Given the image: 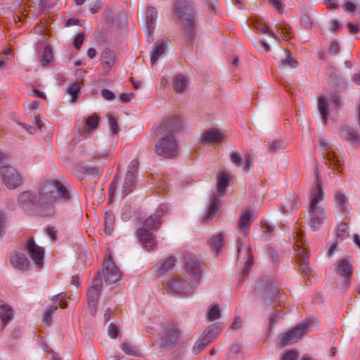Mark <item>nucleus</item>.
Instances as JSON below:
<instances>
[{"mask_svg": "<svg viewBox=\"0 0 360 360\" xmlns=\"http://www.w3.org/2000/svg\"><path fill=\"white\" fill-rule=\"evenodd\" d=\"M53 58L52 49L50 46H47L44 49L42 55L41 56V65H47Z\"/></svg>", "mask_w": 360, "mask_h": 360, "instance_id": "a19ab883", "label": "nucleus"}, {"mask_svg": "<svg viewBox=\"0 0 360 360\" xmlns=\"http://www.w3.org/2000/svg\"><path fill=\"white\" fill-rule=\"evenodd\" d=\"M166 45L162 41H156L152 46L150 55L151 65H154L158 60L163 55Z\"/></svg>", "mask_w": 360, "mask_h": 360, "instance_id": "393cba45", "label": "nucleus"}, {"mask_svg": "<svg viewBox=\"0 0 360 360\" xmlns=\"http://www.w3.org/2000/svg\"><path fill=\"white\" fill-rule=\"evenodd\" d=\"M174 11L183 22L185 41L188 45L194 44L196 37V24L192 4L186 0H177Z\"/></svg>", "mask_w": 360, "mask_h": 360, "instance_id": "20e7f679", "label": "nucleus"}, {"mask_svg": "<svg viewBox=\"0 0 360 360\" xmlns=\"http://www.w3.org/2000/svg\"><path fill=\"white\" fill-rule=\"evenodd\" d=\"M337 274L342 278L340 283H337L343 290H347L351 285V276L353 273L352 264L347 259H340L336 265Z\"/></svg>", "mask_w": 360, "mask_h": 360, "instance_id": "9b49d317", "label": "nucleus"}, {"mask_svg": "<svg viewBox=\"0 0 360 360\" xmlns=\"http://www.w3.org/2000/svg\"><path fill=\"white\" fill-rule=\"evenodd\" d=\"M348 226L347 224L340 222L338 224L335 236L338 241L344 240L348 236Z\"/></svg>", "mask_w": 360, "mask_h": 360, "instance_id": "58836bf2", "label": "nucleus"}, {"mask_svg": "<svg viewBox=\"0 0 360 360\" xmlns=\"http://www.w3.org/2000/svg\"><path fill=\"white\" fill-rule=\"evenodd\" d=\"M10 263L13 268L22 271L27 270L30 266L28 259L23 255L18 253L11 257Z\"/></svg>", "mask_w": 360, "mask_h": 360, "instance_id": "b1692460", "label": "nucleus"}, {"mask_svg": "<svg viewBox=\"0 0 360 360\" xmlns=\"http://www.w3.org/2000/svg\"><path fill=\"white\" fill-rule=\"evenodd\" d=\"M84 40V36L82 33L79 34L74 40V46L76 49H80Z\"/></svg>", "mask_w": 360, "mask_h": 360, "instance_id": "bf43d9fd", "label": "nucleus"}, {"mask_svg": "<svg viewBox=\"0 0 360 360\" xmlns=\"http://www.w3.org/2000/svg\"><path fill=\"white\" fill-rule=\"evenodd\" d=\"M209 245L214 253L218 254L220 248L224 245V236L221 233L214 236L208 241Z\"/></svg>", "mask_w": 360, "mask_h": 360, "instance_id": "7c9ffc66", "label": "nucleus"}, {"mask_svg": "<svg viewBox=\"0 0 360 360\" xmlns=\"http://www.w3.org/2000/svg\"><path fill=\"white\" fill-rule=\"evenodd\" d=\"M285 58L280 65H285L290 68H295L298 65L297 61L295 59L289 51H284Z\"/></svg>", "mask_w": 360, "mask_h": 360, "instance_id": "79ce46f5", "label": "nucleus"}, {"mask_svg": "<svg viewBox=\"0 0 360 360\" xmlns=\"http://www.w3.org/2000/svg\"><path fill=\"white\" fill-rule=\"evenodd\" d=\"M108 333L112 338H115L119 335V329L115 325L110 323L108 326Z\"/></svg>", "mask_w": 360, "mask_h": 360, "instance_id": "4d7b16f0", "label": "nucleus"}, {"mask_svg": "<svg viewBox=\"0 0 360 360\" xmlns=\"http://www.w3.org/2000/svg\"><path fill=\"white\" fill-rule=\"evenodd\" d=\"M312 319H307L286 333L279 335L278 345L285 347L300 340L307 333Z\"/></svg>", "mask_w": 360, "mask_h": 360, "instance_id": "1a4fd4ad", "label": "nucleus"}, {"mask_svg": "<svg viewBox=\"0 0 360 360\" xmlns=\"http://www.w3.org/2000/svg\"><path fill=\"white\" fill-rule=\"evenodd\" d=\"M230 159L232 163L237 167H240L243 163V158L238 151L232 152L230 155Z\"/></svg>", "mask_w": 360, "mask_h": 360, "instance_id": "8fccbe9b", "label": "nucleus"}, {"mask_svg": "<svg viewBox=\"0 0 360 360\" xmlns=\"http://www.w3.org/2000/svg\"><path fill=\"white\" fill-rule=\"evenodd\" d=\"M208 345L201 338H200L194 344L193 347V352L194 354H199L201 352L203 349H205V347Z\"/></svg>", "mask_w": 360, "mask_h": 360, "instance_id": "09e8293b", "label": "nucleus"}, {"mask_svg": "<svg viewBox=\"0 0 360 360\" xmlns=\"http://www.w3.org/2000/svg\"><path fill=\"white\" fill-rule=\"evenodd\" d=\"M158 13L155 8L149 7L146 11V30L147 34L151 35L155 30V22L157 19Z\"/></svg>", "mask_w": 360, "mask_h": 360, "instance_id": "bb28decb", "label": "nucleus"}, {"mask_svg": "<svg viewBox=\"0 0 360 360\" xmlns=\"http://www.w3.org/2000/svg\"><path fill=\"white\" fill-rule=\"evenodd\" d=\"M101 94L104 99L108 101H112L115 98L113 92L106 89L101 90Z\"/></svg>", "mask_w": 360, "mask_h": 360, "instance_id": "13d9d810", "label": "nucleus"}, {"mask_svg": "<svg viewBox=\"0 0 360 360\" xmlns=\"http://www.w3.org/2000/svg\"><path fill=\"white\" fill-rule=\"evenodd\" d=\"M252 167V163L251 161L250 156L249 155H245V165L243 167L245 172H248Z\"/></svg>", "mask_w": 360, "mask_h": 360, "instance_id": "774afa93", "label": "nucleus"}, {"mask_svg": "<svg viewBox=\"0 0 360 360\" xmlns=\"http://www.w3.org/2000/svg\"><path fill=\"white\" fill-rule=\"evenodd\" d=\"M101 60L102 61V63L106 67H105V69H109L115 64V55L113 51L108 49H105L103 51L101 56Z\"/></svg>", "mask_w": 360, "mask_h": 360, "instance_id": "c85d7f7f", "label": "nucleus"}, {"mask_svg": "<svg viewBox=\"0 0 360 360\" xmlns=\"http://www.w3.org/2000/svg\"><path fill=\"white\" fill-rule=\"evenodd\" d=\"M103 281L100 274H97L92 280V284L87 291V300L89 305L96 307L101 290Z\"/></svg>", "mask_w": 360, "mask_h": 360, "instance_id": "2eb2a0df", "label": "nucleus"}, {"mask_svg": "<svg viewBox=\"0 0 360 360\" xmlns=\"http://www.w3.org/2000/svg\"><path fill=\"white\" fill-rule=\"evenodd\" d=\"M189 80L183 75H177L173 79V88L176 92H184L188 87Z\"/></svg>", "mask_w": 360, "mask_h": 360, "instance_id": "cd10ccee", "label": "nucleus"}, {"mask_svg": "<svg viewBox=\"0 0 360 360\" xmlns=\"http://www.w3.org/2000/svg\"><path fill=\"white\" fill-rule=\"evenodd\" d=\"M115 215L112 212H107L104 217V231L107 235H111L113 231Z\"/></svg>", "mask_w": 360, "mask_h": 360, "instance_id": "72a5a7b5", "label": "nucleus"}, {"mask_svg": "<svg viewBox=\"0 0 360 360\" xmlns=\"http://www.w3.org/2000/svg\"><path fill=\"white\" fill-rule=\"evenodd\" d=\"M107 117H108V124L110 131L113 134H117L119 131V128H118L117 122L115 118L111 115H108Z\"/></svg>", "mask_w": 360, "mask_h": 360, "instance_id": "de8ad7c7", "label": "nucleus"}, {"mask_svg": "<svg viewBox=\"0 0 360 360\" xmlns=\"http://www.w3.org/2000/svg\"><path fill=\"white\" fill-rule=\"evenodd\" d=\"M139 162L133 160L130 162L124 179L122 181V188H120V198L125 197L128 193L133 191L136 183V174L138 169Z\"/></svg>", "mask_w": 360, "mask_h": 360, "instance_id": "9d476101", "label": "nucleus"}, {"mask_svg": "<svg viewBox=\"0 0 360 360\" xmlns=\"http://www.w3.org/2000/svg\"><path fill=\"white\" fill-rule=\"evenodd\" d=\"M122 188V181L118 179L117 174L115 175L113 181L110 184L109 186V195L110 200H112V198L115 196L117 193L120 195V188Z\"/></svg>", "mask_w": 360, "mask_h": 360, "instance_id": "ea45409f", "label": "nucleus"}, {"mask_svg": "<svg viewBox=\"0 0 360 360\" xmlns=\"http://www.w3.org/2000/svg\"><path fill=\"white\" fill-rule=\"evenodd\" d=\"M217 191L220 195L226 188L229 182V175L226 172H221L217 176Z\"/></svg>", "mask_w": 360, "mask_h": 360, "instance_id": "2f4dec72", "label": "nucleus"}, {"mask_svg": "<svg viewBox=\"0 0 360 360\" xmlns=\"http://www.w3.org/2000/svg\"><path fill=\"white\" fill-rule=\"evenodd\" d=\"M86 155L92 159H105L111 155L110 149H104L95 144L88 143L85 146Z\"/></svg>", "mask_w": 360, "mask_h": 360, "instance_id": "f3484780", "label": "nucleus"}, {"mask_svg": "<svg viewBox=\"0 0 360 360\" xmlns=\"http://www.w3.org/2000/svg\"><path fill=\"white\" fill-rule=\"evenodd\" d=\"M328 52L333 55H336L339 52V45L336 41L330 43Z\"/></svg>", "mask_w": 360, "mask_h": 360, "instance_id": "e2e57ef3", "label": "nucleus"}, {"mask_svg": "<svg viewBox=\"0 0 360 360\" xmlns=\"http://www.w3.org/2000/svg\"><path fill=\"white\" fill-rule=\"evenodd\" d=\"M253 220L250 210H246L240 217L238 226L240 234L246 236L249 232L250 226Z\"/></svg>", "mask_w": 360, "mask_h": 360, "instance_id": "aec40b11", "label": "nucleus"}, {"mask_svg": "<svg viewBox=\"0 0 360 360\" xmlns=\"http://www.w3.org/2000/svg\"><path fill=\"white\" fill-rule=\"evenodd\" d=\"M282 317H283V316L281 314L280 311H276L274 312L273 314H271L269 316V328H272L274 326V325H276L277 323V322L281 319H282Z\"/></svg>", "mask_w": 360, "mask_h": 360, "instance_id": "3c124183", "label": "nucleus"}, {"mask_svg": "<svg viewBox=\"0 0 360 360\" xmlns=\"http://www.w3.org/2000/svg\"><path fill=\"white\" fill-rule=\"evenodd\" d=\"M308 255L309 253L304 248H300L299 252L297 254V258L300 263V268L302 270L303 273L309 276L311 271L309 266Z\"/></svg>", "mask_w": 360, "mask_h": 360, "instance_id": "a878e982", "label": "nucleus"}, {"mask_svg": "<svg viewBox=\"0 0 360 360\" xmlns=\"http://www.w3.org/2000/svg\"><path fill=\"white\" fill-rule=\"evenodd\" d=\"M340 137L352 144L356 145L360 143V136L357 131L353 127L345 125L340 127L339 131Z\"/></svg>", "mask_w": 360, "mask_h": 360, "instance_id": "6ab92c4d", "label": "nucleus"}, {"mask_svg": "<svg viewBox=\"0 0 360 360\" xmlns=\"http://www.w3.org/2000/svg\"><path fill=\"white\" fill-rule=\"evenodd\" d=\"M133 93H128V94H122L120 96V99L122 102L127 103L130 101L132 98L134 97Z\"/></svg>", "mask_w": 360, "mask_h": 360, "instance_id": "69168bd1", "label": "nucleus"}, {"mask_svg": "<svg viewBox=\"0 0 360 360\" xmlns=\"http://www.w3.org/2000/svg\"><path fill=\"white\" fill-rule=\"evenodd\" d=\"M318 109L321 115L323 122L326 124L327 122V117L328 115V107L326 98L320 97L319 98Z\"/></svg>", "mask_w": 360, "mask_h": 360, "instance_id": "e433bc0d", "label": "nucleus"}, {"mask_svg": "<svg viewBox=\"0 0 360 360\" xmlns=\"http://www.w3.org/2000/svg\"><path fill=\"white\" fill-rule=\"evenodd\" d=\"M26 250L28 255L32 259L37 267L43 266L44 250L34 242L33 238H30L26 244Z\"/></svg>", "mask_w": 360, "mask_h": 360, "instance_id": "4468645a", "label": "nucleus"}, {"mask_svg": "<svg viewBox=\"0 0 360 360\" xmlns=\"http://www.w3.org/2000/svg\"><path fill=\"white\" fill-rule=\"evenodd\" d=\"M284 143L281 141H274L269 142V150L271 153H274L277 150V149L283 148Z\"/></svg>", "mask_w": 360, "mask_h": 360, "instance_id": "5fc2aeb1", "label": "nucleus"}, {"mask_svg": "<svg viewBox=\"0 0 360 360\" xmlns=\"http://www.w3.org/2000/svg\"><path fill=\"white\" fill-rule=\"evenodd\" d=\"M103 5V0H91L89 11L91 13H96Z\"/></svg>", "mask_w": 360, "mask_h": 360, "instance_id": "603ef678", "label": "nucleus"}, {"mask_svg": "<svg viewBox=\"0 0 360 360\" xmlns=\"http://www.w3.org/2000/svg\"><path fill=\"white\" fill-rule=\"evenodd\" d=\"M36 202V196L29 191H24L18 197V205L24 210H30Z\"/></svg>", "mask_w": 360, "mask_h": 360, "instance_id": "412c9836", "label": "nucleus"}, {"mask_svg": "<svg viewBox=\"0 0 360 360\" xmlns=\"http://www.w3.org/2000/svg\"><path fill=\"white\" fill-rule=\"evenodd\" d=\"M219 207V199L216 195H213L210 201L207 210L202 217V221L207 223L210 220H212L215 214L218 212Z\"/></svg>", "mask_w": 360, "mask_h": 360, "instance_id": "4be33fe9", "label": "nucleus"}, {"mask_svg": "<svg viewBox=\"0 0 360 360\" xmlns=\"http://www.w3.org/2000/svg\"><path fill=\"white\" fill-rule=\"evenodd\" d=\"M335 200L340 211L346 216L351 210L348 195L342 191H338L335 193Z\"/></svg>", "mask_w": 360, "mask_h": 360, "instance_id": "5701e85b", "label": "nucleus"}, {"mask_svg": "<svg viewBox=\"0 0 360 360\" xmlns=\"http://www.w3.org/2000/svg\"><path fill=\"white\" fill-rule=\"evenodd\" d=\"M278 293L276 281L267 276H262L259 279L254 290V297L262 306L274 304L278 297Z\"/></svg>", "mask_w": 360, "mask_h": 360, "instance_id": "39448f33", "label": "nucleus"}, {"mask_svg": "<svg viewBox=\"0 0 360 360\" xmlns=\"http://www.w3.org/2000/svg\"><path fill=\"white\" fill-rule=\"evenodd\" d=\"M98 274H100L101 278H104L106 284L108 285L116 283L121 277L120 271L110 255L105 258L103 269L101 272H98Z\"/></svg>", "mask_w": 360, "mask_h": 360, "instance_id": "f8f14e48", "label": "nucleus"}, {"mask_svg": "<svg viewBox=\"0 0 360 360\" xmlns=\"http://www.w3.org/2000/svg\"><path fill=\"white\" fill-rule=\"evenodd\" d=\"M298 357V353L295 350H290L287 352L282 358V360H296Z\"/></svg>", "mask_w": 360, "mask_h": 360, "instance_id": "6e6d98bb", "label": "nucleus"}, {"mask_svg": "<svg viewBox=\"0 0 360 360\" xmlns=\"http://www.w3.org/2000/svg\"><path fill=\"white\" fill-rule=\"evenodd\" d=\"M314 185L315 188L311 189L310 193L308 214L309 216V226L313 231H316L321 228L326 219V209L319 205V203L323 200L324 190L318 168L315 171Z\"/></svg>", "mask_w": 360, "mask_h": 360, "instance_id": "7ed1b4c3", "label": "nucleus"}, {"mask_svg": "<svg viewBox=\"0 0 360 360\" xmlns=\"http://www.w3.org/2000/svg\"><path fill=\"white\" fill-rule=\"evenodd\" d=\"M241 349H242V346L240 345L235 344V345H232L231 348L230 349L229 354L233 355V354H238L241 352Z\"/></svg>", "mask_w": 360, "mask_h": 360, "instance_id": "338daca9", "label": "nucleus"}, {"mask_svg": "<svg viewBox=\"0 0 360 360\" xmlns=\"http://www.w3.org/2000/svg\"><path fill=\"white\" fill-rule=\"evenodd\" d=\"M103 18L105 20L106 23L108 25H112L114 21V13L112 8H107L103 12Z\"/></svg>", "mask_w": 360, "mask_h": 360, "instance_id": "864d4df0", "label": "nucleus"}, {"mask_svg": "<svg viewBox=\"0 0 360 360\" xmlns=\"http://www.w3.org/2000/svg\"><path fill=\"white\" fill-rule=\"evenodd\" d=\"M176 259L173 257H169L165 259L161 264L158 271V276H162L167 271H170L174 266Z\"/></svg>", "mask_w": 360, "mask_h": 360, "instance_id": "473e14b6", "label": "nucleus"}, {"mask_svg": "<svg viewBox=\"0 0 360 360\" xmlns=\"http://www.w3.org/2000/svg\"><path fill=\"white\" fill-rule=\"evenodd\" d=\"M218 334V328L214 326H210L204 330L200 338L206 342L207 345H209L217 338Z\"/></svg>", "mask_w": 360, "mask_h": 360, "instance_id": "c756f323", "label": "nucleus"}, {"mask_svg": "<svg viewBox=\"0 0 360 360\" xmlns=\"http://www.w3.org/2000/svg\"><path fill=\"white\" fill-rule=\"evenodd\" d=\"M12 310L9 306L6 304H2L0 306V319L2 322V327L8 322L10 319L12 317Z\"/></svg>", "mask_w": 360, "mask_h": 360, "instance_id": "4c0bfd02", "label": "nucleus"}, {"mask_svg": "<svg viewBox=\"0 0 360 360\" xmlns=\"http://www.w3.org/2000/svg\"><path fill=\"white\" fill-rule=\"evenodd\" d=\"M99 117L96 115H92L86 119L84 125V132H90L95 130L98 125Z\"/></svg>", "mask_w": 360, "mask_h": 360, "instance_id": "f704fd0d", "label": "nucleus"}, {"mask_svg": "<svg viewBox=\"0 0 360 360\" xmlns=\"http://www.w3.org/2000/svg\"><path fill=\"white\" fill-rule=\"evenodd\" d=\"M181 128L182 123L176 117L167 118L161 123L155 130L159 139L155 145V153L166 158H176L179 152L176 133Z\"/></svg>", "mask_w": 360, "mask_h": 360, "instance_id": "f03ea898", "label": "nucleus"}, {"mask_svg": "<svg viewBox=\"0 0 360 360\" xmlns=\"http://www.w3.org/2000/svg\"><path fill=\"white\" fill-rule=\"evenodd\" d=\"M82 86V83L77 82L73 84L68 90V94L70 95L71 100L75 101L77 98V95L79 92L80 89Z\"/></svg>", "mask_w": 360, "mask_h": 360, "instance_id": "c03bdc74", "label": "nucleus"}, {"mask_svg": "<svg viewBox=\"0 0 360 360\" xmlns=\"http://www.w3.org/2000/svg\"><path fill=\"white\" fill-rule=\"evenodd\" d=\"M223 139L224 136L219 129L217 128H212L202 134L200 142L205 145L213 144L221 142Z\"/></svg>", "mask_w": 360, "mask_h": 360, "instance_id": "a211bd4d", "label": "nucleus"}, {"mask_svg": "<svg viewBox=\"0 0 360 360\" xmlns=\"http://www.w3.org/2000/svg\"><path fill=\"white\" fill-rule=\"evenodd\" d=\"M38 193L37 213L43 217L55 214L58 200L68 201L71 198L68 184L55 179L43 181L39 185Z\"/></svg>", "mask_w": 360, "mask_h": 360, "instance_id": "f257e3e1", "label": "nucleus"}, {"mask_svg": "<svg viewBox=\"0 0 360 360\" xmlns=\"http://www.w3.org/2000/svg\"><path fill=\"white\" fill-rule=\"evenodd\" d=\"M121 349H122V351H124L126 354L129 355L134 356H138L139 355V351L137 350L136 347L129 342H124L122 344Z\"/></svg>", "mask_w": 360, "mask_h": 360, "instance_id": "37998d69", "label": "nucleus"}, {"mask_svg": "<svg viewBox=\"0 0 360 360\" xmlns=\"http://www.w3.org/2000/svg\"><path fill=\"white\" fill-rule=\"evenodd\" d=\"M160 224L158 216H150L144 221L143 227L137 230V236L145 248L150 250L156 246L154 235L150 230H157Z\"/></svg>", "mask_w": 360, "mask_h": 360, "instance_id": "423d86ee", "label": "nucleus"}, {"mask_svg": "<svg viewBox=\"0 0 360 360\" xmlns=\"http://www.w3.org/2000/svg\"><path fill=\"white\" fill-rule=\"evenodd\" d=\"M256 27H257V29H258V30H261V32H262V33L268 34L269 36H271V37H274V38H275V37H275V35H274V34L272 32H271V31L268 29V27H266L265 25H262V24H259V25H257V26H256Z\"/></svg>", "mask_w": 360, "mask_h": 360, "instance_id": "0e129e2a", "label": "nucleus"}, {"mask_svg": "<svg viewBox=\"0 0 360 360\" xmlns=\"http://www.w3.org/2000/svg\"><path fill=\"white\" fill-rule=\"evenodd\" d=\"M164 288L171 295L190 296L194 291L190 282L179 276L170 278L165 283Z\"/></svg>", "mask_w": 360, "mask_h": 360, "instance_id": "0eeeda50", "label": "nucleus"}, {"mask_svg": "<svg viewBox=\"0 0 360 360\" xmlns=\"http://www.w3.org/2000/svg\"><path fill=\"white\" fill-rule=\"evenodd\" d=\"M101 172V169L95 167H86V173L94 177H98Z\"/></svg>", "mask_w": 360, "mask_h": 360, "instance_id": "052dcab7", "label": "nucleus"}, {"mask_svg": "<svg viewBox=\"0 0 360 360\" xmlns=\"http://www.w3.org/2000/svg\"><path fill=\"white\" fill-rule=\"evenodd\" d=\"M207 317L210 321L218 319L221 317L220 306L217 302L212 303L207 309Z\"/></svg>", "mask_w": 360, "mask_h": 360, "instance_id": "c9c22d12", "label": "nucleus"}, {"mask_svg": "<svg viewBox=\"0 0 360 360\" xmlns=\"http://www.w3.org/2000/svg\"><path fill=\"white\" fill-rule=\"evenodd\" d=\"M273 7L278 12H281L283 9V5L281 0H269Z\"/></svg>", "mask_w": 360, "mask_h": 360, "instance_id": "680f3d73", "label": "nucleus"}, {"mask_svg": "<svg viewBox=\"0 0 360 360\" xmlns=\"http://www.w3.org/2000/svg\"><path fill=\"white\" fill-rule=\"evenodd\" d=\"M0 179L9 190H15L22 186L24 182L22 176L8 165H0Z\"/></svg>", "mask_w": 360, "mask_h": 360, "instance_id": "6e6552de", "label": "nucleus"}, {"mask_svg": "<svg viewBox=\"0 0 360 360\" xmlns=\"http://www.w3.org/2000/svg\"><path fill=\"white\" fill-rule=\"evenodd\" d=\"M253 263V257L251 252L250 248H248L247 250V260L245 261V263L244 264V269L243 272V278H245V276H247L249 273V269L251 266V265Z\"/></svg>", "mask_w": 360, "mask_h": 360, "instance_id": "a18cd8bd", "label": "nucleus"}, {"mask_svg": "<svg viewBox=\"0 0 360 360\" xmlns=\"http://www.w3.org/2000/svg\"><path fill=\"white\" fill-rule=\"evenodd\" d=\"M58 306H55V305H52V306H49L46 311L44 312V317H43V320L47 324V325H49L51 324V316L52 314L56 311L58 310Z\"/></svg>", "mask_w": 360, "mask_h": 360, "instance_id": "49530a36", "label": "nucleus"}, {"mask_svg": "<svg viewBox=\"0 0 360 360\" xmlns=\"http://www.w3.org/2000/svg\"><path fill=\"white\" fill-rule=\"evenodd\" d=\"M202 263L193 258L186 259V269L188 274L194 282H199L201 278Z\"/></svg>", "mask_w": 360, "mask_h": 360, "instance_id": "dca6fc26", "label": "nucleus"}, {"mask_svg": "<svg viewBox=\"0 0 360 360\" xmlns=\"http://www.w3.org/2000/svg\"><path fill=\"white\" fill-rule=\"evenodd\" d=\"M179 330L176 326H167L163 332L160 340V346L165 349H172L177 342Z\"/></svg>", "mask_w": 360, "mask_h": 360, "instance_id": "ddd939ff", "label": "nucleus"}]
</instances>
